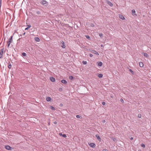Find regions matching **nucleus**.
Listing matches in <instances>:
<instances>
[{"mask_svg": "<svg viewBox=\"0 0 151 151\" xmlns=\"http://www.w3.org/2000/svg\"><path fill=\"white\" fill-rule=\"evenodd\" d=\"M4 48L1 49L0 51V58H1L3 57V55L4 53L5 52Z\"/></svg>", "mask_w": 151, "mask_h": 151, "instance_id": "nucleus-1", "label": "nucleus"}, {"mask_svg": "<svg viewBox=\"0 0 151 151\" xmlns=\"http://www.w3.org/2000/svg\"><path fill=\"white\" fill-rule=\"evenodd\" d=\"M41 4H43L45 6H47L48 5L47 2L45 0H42L41 1Z\"/></svg>", "mask_w": 151, "mask_h": 151, "instance_id": "nucleus-2", "label": "nucleus"}, {"mask_svg": "<svg viewBox=\"0 0 151 151\" xmlns=\"http://www.w3.org/2000/svg\"><path fill=\"white\" fill-rule=\"evenodd\" d=\"M61 47L63 48H65V47L64 42L63 41L61 42Z\"/></svg>", "mask_w": 151, "mask_h": 151, "instance_id": "nucleus-3", "label": "nucleus"}, {"mask_svg": "<svg viewBox=\"0 0 151 151\" xmlns=\"http://www.w3.org/2000/svg\"><path fill=\"white\" fill-rule=\"evenodd\" d=\"M91 52L97 55H99V53L95 50H92L91 51Z\"/></svg>", "mask_w": 151, "mask_h": 151, "instance_id": "nucleus-4", "label": "nucleus"}, {"mask_svg": "<svg viewBox=\"0 0 151 151\" xmlns=\"http://www.w3.org/2000/svg\"><path fill=\"white\" fill-rule=\"evenodd\" d=\"M90 146L92 147L93 148L95 147V145L93 143H91L90 144Z\"/></svg>", "mask_w": 151, "mask_h": 151, "instance_id": "nucleus-5", "label": "nucleus"}, {"mask_svg": "<svg viewBox=\"0 0 151 151\" xmlns=\"http://www.w3.org/2000/svg\"><path fill=\"white\" fill-rule=\"evenodd\" d=\"M107 2V3L110 6H112L113 5V4H112V3L111 2H110L109 1H106Z\"/></svg>", "mask_w": 151, "mask_h": 151, "instance_id": "nucleus-6", "label": "nucleus"}, {"mask_svg": "<svg viewBox=\"0 0 151 151\" xmlns=\"http://www.w3.org/2000/svg\"><path fill=\"white\" fill-rule=\"evenodd\" d=\"M5 148L7 150H11V147L9 145H6L5 146Z\"/></svg>", "mask_w": 151, "mask_h": 151, "instance_id": "nucleus-7", "label": "nucleus"}, {"mask_svg": "<svg viewBox=\"0 0 151 151\" xmlns=\"http://www.w3.org/2000/svg\"><path fill=\"white\" fill-rule=\"evenodd\" d=\"M50 80L52 82H54L55 81V79L54 78L52 77L50 78Z\"/></svg>", "mask_w": 151, "mask_h": 151, "instance_id": "nucleus-8", "label": "nucleus"}, {"mask_svg": "<svg viewBox=\"0 0 151 151\" xmlns=\"http://www.w3.org/2000/svg\"><path fill=\"white\" fill-rule=\"evenodd\" d=\"M119 18L120 19H122V20H124V19H125V18H124V17L122 15H119Z\"/></svg>", "mask_w": 151, "mask_h": 151, "instance_id": "nucleus-9", "label": "nucleus"}, {"mask_svg": "<svg viewBox=\"0 0 151 151\" xmlns=\"http://www.w3.org/2000/svg\"><path fill=\"white\" fill-rule=\"evenodd\" d=\"M96 137L97 138L98 140L101 141V139L100 136L98 134L96 135Z\"/></svg>", "mask_w": 151, "mask_h": 151, "instance_id": "nucleus-10", "label": "nucleus"}, {"mask_svg": "<svg viewBox=\"0 0 151 151\" xmlns=\"http://www.w3.org/2000/svg\"><path fill=\"white\" fill-rule=\"evenodd\" d=\"M59 134L60 136H62L65 138L67 137L65 134H63L62 133H59Z\"/></svg>", "mask_w": 151, "mask_h": 151, "instance_id": "nucleus-11", "label": "nucleus"}, {"mask_svg": "<svg viewBox=\"0 0 151 151\" xmlns=\"http://www.w3.org/2000/svg\"><path fill=\"white\" fill-rule=\"evenodd\" d=\"M142 55H143L145 57L147 58L148 57V54L145 53H142Z\"/></svg>", "mask_w": 151, "mask_h": 151, "instance_id": "nucleus-12", "label": "nucleus"}, {"mask_svg": "<svg viewBox=\"0 0 151 151\" xmlns=\"http://www.w3.org/2000/svg\"><path fill=\"white\" fill-rule=\"evenodd\" d=\"M35 40L37 42H39L40 41V39L38 37H35Z\"/></svg>", "mask_w": 151, "mask_h": 151, "instance_id": "nucleus-13", "label": "nucleus"}, {"mask_svg": "<svg viewBox=\"0 0 151 151\" xmlns=\"http://www.w3.org/2000/svg\"><path fill=\"white\" fill-rule=\"evenodd\" d=\"M46 100L47 101H50L51 100V98L50 97H47V98L46 99Z\"/></svg>", "mask_w": 151, "mask_h": 151, "instance_id": "nucleus-14", "label": "nucleus"}, {"mask_svg": "<svg viewBox=\"0 0 151 151\" xmlns=\"http://www.w3.org/2000/svg\"><path fill=\"white\" fill-rule=\"evenodd\" d=\"M139 64L140 67H142L143 66V64L142 62H140Z\"/></svg>", "mask_w": 151, "mask_h": 151, "instance_id": "nucleus-15", "label": "nucleus"}, {"mask_svg": "<svg viewBox=\"0 0 151 151\" xmlns=\"http://www.w3.org/2000/svg\"><path fill=\"white\" fill-rule=\"evenodd\" d=\"M61 82L62 83L64 84H66L67 83V81L64 80H63L61 81Z\"/></svg>", "mask_w": 151, "mask_h": 151, "instance_id": "nucleus-16", "label": "nucleus"}, {"mask_svg": "<svg viewBox=\"0 0 151 151\" xmlns=\"http://www.w3.org/2000/svg\"><path fill=\"white\" fill-rule=\"evenodd\" d=\"M103 74H98V76L99 78H102L103 77Z\"/></svg>", "mask_w": 151, "mask_h": 151, "instance_id": "nucleus-17", "label": "nucleus"}, {"mask_svg": "<svg viewBox=\"0 0 151 151\" xmlns=\"http://www.w3.org/2000/svg\"><path fill=\"white\" fill-rule=\"evenodd\" d=\"M102 65V63L101 62H100L98 63V65L99 66H101Z\"/></svg>", "mask_w": 151, "mask_h": 151, "instance_id": "nucleus-18", "label": "nucleus"}, {"mask_svg": "<svg viewBox=\"0 0 151 151\" xmlns=\"http://www.w3.org/2000/svg\"><path fill=\"white\" fill-rule=\"evenodd\" d=\"M50 108L52 110H55V108L52 106H50Z\"/></svg>", "mask_w": 151, "mask_h": 151, "instance_id": "nucleus-19", "label": "nucleus"}, {"mask_svg": "<svg viewBox=\"0 0 151 151\" xmlns=\"http://www.w3.org/2000/svg\"><path fill=\"white\" fill-rule=\"evenodd\" d=\"M82 63L83 64L85 65L87 63V62L86 61H83L82 62Z\"/></svg>", "mask_w": 151, "mask_h": 151, "instance_id": "nucleus-20", "label": "nucleus"}, {"mask_svg": "<svg viewBox=\"0 0 151 151\" xmlns=\"http://www.w3.org/2000/svg\"><path fill=\"white\" fill-rule=\"evenodd\" d=\"M22 55L23 56H26V54L25 53V52H23L22 53Z\"/></svg>", "mask_w": 151, "mask_h": 151, "instance_id": "nucleus-21", "label": "nucleus"}, {"mask_svg": "<svg viewBox=\"0 0 151 151\" xmlns=\"http://www.w3.org/2000/svg\"><path fill=\"white\" fill-rule=\"evenodd\" d=\"M76 117L77 118H80L81 117L79 115H77L76 116Z\"/></svg>", "mask_w": 151, "mask_h": 151, "instance_id": "nucleus-22", "label": "nucleus"}, {"mask_svg": "<svg viewBox=\"0 0 151 151\" xmlns=\"http://www.w3.org/2000/svg\"><path fill=\"white\" fill-rule=\"evenodd\" d=\"M132 14H134L135 13V11L134 9H133L132 10Z\"/></svg>", "mask_w": 151, "mask_h": 151, "instance_id": "nucleus-23", "label": "nucleus"}, {"mask_svg": "<svg viewBox=\"0 0 151 151\" xmlns=\"http://www.w3.org/2000/svg\"><path fill=\"white\" fill-rule=\"evenodd\" d=\"M141 145L142 147H143V148H145V145L142 143Z\"/></svg>", "mask_w": 151, "mask_h": 151, "instance_id": "nucleus-24", "label": "nucleus"}, {"mask_svg": "<svg viewBox=\"0 0 151 151\" xmlns=\"http://www.w3.org/2000/svg\"><path fill=\"white\" fill-rule=\"evenodd\" d=\"M85 36L87 39H90V37L88 35H86Z\"/></svg>", "mask_w": 151, "mask_h": 151, "instance_id": "nucleus-25", "label": "nucleus"}, {"mask_svg": "<svg viewBox=\"0 0 151 151\" xmlns=\"http://www.w3.org/2000/svg\"><path fill=\"white\" fill-rule=\"evenodd\" d=\"M73 78V77L72 76H69V79L70 80H72Z\"/></svg>", "mask_w": 151, "mask_h": 151, "instance_id": "nucleus-26", "label": "nucleus"}, {"mask_svg": "<svg viewBox=\"0 0 151 151\" xmlns=\"http://www.w3.org/2000/svg\"><path fill=\"white\" fill-rule=\"evenodd\" d=\"M1 4H2V0H0V9L1 8Z\"/></svg>", "mask_w": 151, "mask_h": 151, "instance_id": "nucleus-27", "label": "nucleus"}, {"mask_svg": "<svg viewBox=\"0 0 151 151\" xmlns=\"http://www.w3.org/2000/svg\"><path fill=\"white\" fill-rule=\"evenodd\" d=\"M31 27V26H29L28 25V27L27 28H26L25 29V30H27V29H28L30 27Z\"/></svg>", "mask_w": 151, "mask_h": 151, "instance_id": "nucleus-28", "label": "nucleus"}, {"mask_svg": "<svg viewBox=\"0 0 151 151\" xmlns=\"http://www.w3.org/2000/svg\"><path fill=\"white\" fill-rule=\"evenodd\" d=\"M138 117L139 118H140L141 117V114H138Z\"/></svg>", "mask_w": 151, "mask_h": 151, "instance_id": "nucleus-29", "label": "nucleus"}, {"mask_svg": "<svg viewBox=\"0 0 151 151\" xmlns=\"http://www.w3.org/2000/svg\"><path fill=\"white\" fill-rule=\"evenodd\" d=\"M99 35L100 37H102L103 36V34L102 33H100L99 34Z\"/></svg>", "mask_w": 151, "mask_h": 151, "instance_id": "nucleus-30", "label": "nucleus"}, {"mask_svg": "<svg viewBox=\"0 0 151 151\" xmlns=\"http://www.w3.org/2000/svg\"><path fill=\"white\" fill-rule=\"evenodd\" d=\"M37 12V14H40V12L39 11H38L37 12Z\"/></svg>", "mask_w": 151, "mask_h": 151, "instance_id": "nucleus-31", "label": "nucleus"}, {"mask_svg": "<svg viewBox=\"0 0 151 151\" xmlns=\"http://www.w3.org/2000/svg\"><path fill=\"white\" fill-rule=\"evenodd\" d=\"M90 26L92 27H94V24L93 23H91L90 24Z\"/></svg>", "mask_w": 151, "mask_h": 151, "instance_id": "nucleus-32", "label": "nucleus"}, {"mask_svg": "<svg viewBox=\"0 0 151 151\" xmlns=\"http://www.w3.org/2000/svg\"><path fill=\"white\" fill-rule=\"evenodd\" d=\"M11 64L10 65H9L8 66V68H9V69H10L11 68Z\"/></svg>", "mask_w": 151, "mask_h": 151, "instance_id": "nucleus-33", "label": "nucleus"}, {"mask_svg": "<svg viewBox=\"0 0 151 151\" xmlns=\"http://www.w3.org/2000/svg\"><path fill=\"white\" fill-rule=\"evenodd\" d=\"M12 38V36H11L10 38V39L9 40V41H11Z\"/></svg>", "mask_w": 151, "mask_h": 151, "instance_id": "nucleus-34", "label": "nucleus"}, {"mask_svg": "<svg viewBox=\"0 0 151 151\" xmlns=\"http://www.w3.org/2000/svg\"><path fill=\"white\" fill-rule=\"evenodd\" d=\"M89 55L90 56V57H93V55H92V54H91V53H90V54H89Z\"/></svg>", "mask_w": 151, "mask_h": 151, "instance_id": "nucleus-35", "label": "nucleus"}, {"mask_svg": "<svg viewBox=\"0 0 151 151\" xmlns=\"http://www.w3.org/2000/svg\"><path fill=\"white\" fill-rule=\"evenodd\" d=\"M105 104H106V103H105V102L103 101V102H102V105H105Z\"/></svg>", "mask_w": 151, "mask_h": 151, "instance_id": "nucleus-36", "label": "nucleus"}, {"mask_svg": "<svg viewBox=\"0 0 151 151\" xmlns=\"http://www.w3.org/2000/svg\"><path fill=\"white\" fill-rule=\"evenodd\" d=\"M129 71H130L132 73H133V71L131 69H129Z\"/></svg>", "mask_w": 151, "mask_h": 151, "instance_id": "nucleus-37", "label": "nucleus"}, {"mask_svg": "<svg viewBox=\"0 0 151 151\" xmlns=\"http://www.w3.org/2000/svg\"><path fill=\"white\" fill-rule=\"evenodd\" d=\"M120 101L122 102H124V101L123 100V99H120Z\"/></svg>", "mask_w": 151, "mask_h": 151, "instance_id": "nucleus-38", "label": "nucleus"}, {"mask_svg": "<svg viewBox=\"0 0 151 151\" xmlns=\"http://www.w3.org/2000/svg\"><path fill=\"white\" fill-rule=\"evenodd\" d=\"M103 151H108V150L106 149H104L103 150Z\"/></svg>", "mask_w": 151, "mask_h": 151, "instance_id": "nucleus-39", "label": "nucleus"}, {"mask_svg": "<svg viewBox=\"0 0 151 151\" xmlns=\"http://www.w3.org/2000/svg\"><path fill=\"white\" fill-rule=\"evenodd\" d=\"M102 122L103 123H105L106 122V121L105 120H103L102 121Z\"/></svg>", "mask_w": 151, "mask_h": 151, "instance_id": "nucleus-40", "label": "nucleus"}, {"mask_svg": "<svg viewBox=\"0 0 151 151\" xmlns=\"http://www.w3.org/2000/svg\"><path fill=\"white\" fill-rule=\"evenodd\" d=\"M11 42V41H8V42H7V43H9V44H10Z\"/></svg>", "mask_w": 151, "mask_h": 151, "instance_id": "nucleus-41", "label": "nucleus"}, {"mask_svg": "<svg viewBox=\"0 0 151 151\" xmlns=\"http://www.w3.org/2000/svg\"><path fill=\"white\" fill-rule=\"evenodd\" d=\"M53 123L54 124H57V122H53Z\"/></svg>", "mask_w": 151, "mask_h": 151, "instance_id": "nucleus-42", "label": "nucleus"}, {"mask_svg": "<svg viewBox=\"0 0 151 151\" xmlns=\"http://www.w3.org/2000/svg\"><path fill=\"white\" fill-rule=\"evenodd\" d=\"M101 47H104V46L103 45H101Z\"/></svg>", "mask_w": 151, "mask_h": 151, "instance_id": "nucleus-43", "label": "nucleus"}, {"mask_svg": "<svg viewBox=\"0 0 151 151\" xmlns=\"http://www.w3.org/2000/svg\"><path fill=\"white\" fill-rule=\"evenodd\" d=\"M63 106V104H60V106Z\"/></svg>", "mask_w": 151, "mask_h": 151, "instance_id": "nucleus-44", "label": "nucleus"}, {"mask_svg": "<svg viewBox=\"0 0 151 151\" xmlns=\"http://www.w3.org/2000/svg\"><path fill=\"white\" fill-rule=\"evenodd\" d=\"M10 44L9 43H8V47H9L10 46Z\"/></svg>", "mask_w": 151, "mask_h": 151, "instance_id": "nucleus-45", "label": "nucleus"}, {"mask_svg": "<svg viewBox=\"0 0 151 151\" xmlns=\"http://www.w3.org/2000/svg\"><path fill=\"white\" fill-rule=\"evenodd\" d=\"M133 139V137H131V138H130V139H131V140L132 139Z\"/></svg>", "mask_w": 151, "mask_h": 151, "instance_id": "nucleus-46", "label": "nucleus"}, {"mask_svg": "<svg viewBox=\"0 0 151 151\" xmlns=\"http://www.w3.org/2000/svg\"><path fill=\"white\" fill-rule=\"evenodd\" d=\"M48 124H49V125H50V122L48 123Z\"/></svg>", "mask_w": 151, "mask_h": 151, "instance_id": "nucleus-47", "label": "nucleus"}, {"mask_svg": "<svg viewBox=\"0 0 151 151\" xmlns=\"http://www.w3.org/2000/svg\"><path fill=\"white\" fill-rule=\"evenodd\" d=\"M135 14V15H136V14Z\"/></svg>", "mask_w": 151, "mask_h": 151, "instance_id": "nucleus-48", "label": "nucleus"}]
</instances>
